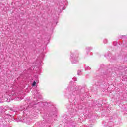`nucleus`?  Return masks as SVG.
<instances>
[{
  "mask_svg": "<svg viewBox=\"0 0 127 127\" xmlns=\"http://www.w3.org/2000/svg\"><path fill=\"white\" fill-rule=\"evenodd\" d=\"M35 85H36V82L34 81L32 84V86H34Z\"/></svg>",
  "mask_w": 127,
  "mask_h": 127,
  "instance_id": "nucleus-1",
  "label": "nucleus"
}]
</instances>
